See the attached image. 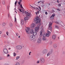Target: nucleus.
Instances as JSON below:
<instances>
[{
  "instance_id": "69168bd1",
  "label": "nucleus",
  "mask_w": 65,
  "mask_h": 65,
  "mask_svg": "<svg viewBox=\"0 0 65 65\" xmlns=\"http://www.w3.org/2000/svg\"><path fill=\"white\" fill-rule=\"evenodd\" d=\"M35 13H36V14H37V12H36Z\"/></svg>"
},
{
  "instance_id": "a211bd4d",
  "label": "nucleus",
  "mask_w": 65,
  "mask_h": 65,
  "mask_svg": "<svg viewBox=\"0 0 65 65\" xmlns=\"http://www.w3.org/2000/svg\"><path fill=\"white\" fill-rule=\"evenodd\" d=\"M30 33L31 34H33V33H34V30L32 29H31L30 30Z\"/></svg>"
},
{
  "instance_id": "864d4df0",
  "label": "nucleus",
  "mask_w": 65,
  "mask_h": 65,
  "mask_svg": "<svg viewBox=\"0 0 65 65\" xmlns=\"http://www.w3.org/2000/svg\"><path fill=\"white\" fill-rule=\"evenodd\" d=\"M58 6H61V4H59L58 5Z\"/></svg>"
},
{
  "instance_id": "bb28decb",
  "label": "nucleus",
  "mask_w": 65,
  "mask_h": 65,
  "mask_svg": "<svg viewBox=\"0 0 65 65\" xmlns=\"http://www.w3.org/2000/svg\"><path fill=\"white\" fill-rule=\"evenodd\" d=\"M2 3L3 5H4V4H5V0H4L3 1Z\"/></svg>"
},
{
  "instance_id": "aec40b11",
  "label": "nucleus",
  "mask_w": 65,
  "mask_h": 65,
  "mask_svg": "<svg viewBox=\"0 0 65 65\" xmlns=\"http://www.w3.org/2000/svg\"><path fill=\"white\" fill-rule=\"evenodd\" d=\"M9 26L10 27H12L13 26V24L12 23H9Z\"/></svg>"
},
{
  "instance_id": "052dcab7",
  "label": "nucleus",
  "mask_w": 65,
  "mask_h": 65,
  "mask_svg": "<svg viewBox=\"0 0 65 65\" xmlns=\"http://www.w3.org/2000/svg\"><path fill=\"white\" fill-rule=\"evenodd\" d=\"M57 2H58V3H59V1L57 0Z\"/></svg>"
},
{
  "instance_id": "680f3d73",
  "label": "nucleus",
  "mask_w": 65,
  "mask_h": 65,
  "mask_svg": "<svg viewBox=\"0 0 65 65\" xmlns=\"http://www.w3.org/2000/svg\"><path fill=\"white\" fill-rule=\"evenodd\" d=\"M9 50H11V48H9Z\"/></svg>"
},
{
  "instance_id": "dca6fc26",
  "label": "nucleus",
  "mask_w": 65,
  "mask_h": 65,
  "mask_svg": "<svg viewBox=\"0 0 65 65\" xmlns=\"http://www.w3.org/2000/svg\"><path fill=\"white\" fill-rule=\"evenodd\" d=\"M56 36L55 35H53L52 37V38L53 39H56Z\"/></svg>"
},
{
  "instance_id": "4c0bfd02",
  "label": "nucleus",
  "mask_w": 65,
  "mask_h": 65,
  "mask_svg": "<svg viewBox=\"0 0 65 65\" xmlns=\"http://www.w3.org/2000/svg\"><path fill=\"white\" fill-rule=\"evenodd\" d=\"M25 14H27L28 13V12L25 11Z\"/></svg>"
},
{
  "instance_id": "ea45409f",
  "label": "nucleus",
  "mask_w": 65,
  "mask_h": 65,
  "mask_svg": "<svg viewBox=\"0 0 65 65\" xmlns=\"http://www.w3.org/2000/svg\"><path fill=\"white\" fill-rule=\"evenodd\" d=\"M21 2H18V4H19V5H21Z\"/></svg>"
},
{
  "instance_id": "9d476101",
  "label": "nucleus",
  "mask_w": 65,
  "mask_h": 65,
  "mask_svg": "<svg viewBox=\"0 0 65 65\" xmlns=\"http://www.w3.org/2000/svg\"><path fill=\"white\" fill-rule=\"evenodd\" d=\"M41 41V38L40 37L39 38L37 41V42L38 43H40Z\"/></svg>"
},
{
  "instance_id": "c85d7f7f",
  "label": "nucleus",
  "mask_w": 65,
  "mask_h": 65,
  "mask_svg": "<svg viewBox=\"0 0 65 65\" xmlns=\"http://www.w3.org/2000/svg\"><path fill=\"white\" fill-rule=\"evenodd\" d=\"M3 26H5L6 25V23H3Z\"/></svg>"
},
{
  "instance_id": "3c124183",
  "label": "nucleus",
  "mask_w": 65,
  "mask_h": 65,
  "mask_svg": "<svg viewBox=\"0 0 65 65\" xmlns=\"http://www.w3.org/2000/svg\"><path fill=\"white\" fill-rule=\"evenodd\" d=\"M55 12V11L54 10H52V12Z\"/></svg>"
},
{
  "instance_id": "b1692460",
  "label": "nucleus",
  "mask_w": 65,
  "mask_h": 65,
  "mask_svg": "<svg viewBox=\"0 0 65 65\" xmlns=\"http://www.w3.org/2000/svg\"><path fill=\"white\" fill-rule=\"evenodd\" d=\"M33 34V35L35 36L37 34V32H34Z\"/></svg>"
},
{
  "instance_id": "4be33fe9",
  "label": "nucleus",
  "mask_w": 65,
  "mask_h": 65,
  "mask_svg": "<svg viewBox=\"0 0 65 65\" xmlns=\"http://www.w3.org/2000/svg\"><path fill=\"white\" fill-rule=\"evenodd\" d=\"M21 23L22 25H24V21L23 20H21Z\"/></svg>"
},
{
  "instance_id": "4d7b16f0",
  "label": "nucleus",
  "mask_w": 65,
  "mask_h": 65,
  "mask_svg": "<svg viewBox=\"0 0 65 65\" xmlns=\"http://www.w3.org/2000/svg\"><path fill=\"white\" fill-rule=\"evenodd\" d=\"M9 55L8 54H7V57H9Z\"/></svg>"
},
{
  "instance_id": "20e7f679",
  "label": "nucleus",
  "mask_w": 65,
  "mask_h": 65,
  "mask_svg": "<svg viewBox=\"0 0 65 65\" xmlns=\"http://www.w3.org/2000/svg\"><path fill=\"white\" fill-rule=\"evenodd\" d=\"M40 27H39V25L38 24L37 26V27H36L35 28V31L37 32L39 30Z\"/></svg>"
},
{
  "instance_id": "f257e3e1",
  "label": "nucleus",
  "mask_w": 65,
  "mask_h": 65,
  "mask_svg": "<svg viewBox=\"0 0 65 65\" xmlns=\"http://www.w3.org/2000/svg\"><path fill=\"white\" fill-rule=\"evenodd\" d=\"M34 21H35L37 23H40V19H39V17H36V18L34 19Z\"/></svg>"
},
{
  "instance_id": "f03ea898",
  "label": "nucleus",
  "mask_w": 65,
  "mask_h": 65,
  "mask_svg": "<svg viewBox=\"0 0 65 65\" xmlns=\"http://www.w3.org/2000/svg\"><path fill=\"white\" fill-rule=\"evenodd\" d=\"M51 33L49 31V30H47V33H46V34H44L43 36H46L47 37H48L49 36L50 34H51Z\"/></svg>"
},
{
  "instance_id": "393cba45",
  "label": "nucleus",
  "mask_w": 65,
  "mask_h": 65,
  "mask_svg": "<svg viewBox=\"0 0 65 65\" xmlns=\"http://www.w3.org/2000/svg\"><path fill=\"white\" fill-rule=\"evenodd\" d=\"M54 17H53L51 16L50 18V20H53L54 19Z\"/></svg>"
},
{
  "instance_id": "338daca9",
  "label": "nucleus",
  "mask_w": 65,
  "mask_h": 65,
  "mask_svg": "<svg viewBox=\"0 0 65 65\" xmlns=\"http://www.w3.org/2000/svg\"><path fill=\"white\" fill-rule=\"evenodd\" d=\"M18 37H19V38H20V36H19Z\"/></svg>"
},
{
  "instance_id": "6e6552de",
  "label": "nucleus",
  "mask_w": 65,
  "mask_h": 65,
  "mask_svg": "<svg viewBox=\"0 0 65 65\" xmlns=\"http://www.w3.org/2000/svg\"><path fill=\"white\" fill-rule=\"evenodd\" d=\"M40 61L42 63H44L45 62V59L43 58H42L40 59Z\"/></svg>"
},
{
  "instance_id": "9b49d317",
  "label": "nucleus",
  "mask_w": 65,
  "mask_h": 65,
  "mask_svg": "<svg viewBox=\"0 0 65 65\" xmlns=\"http://www.w3.org/2000/svg\"><path fill=\"white\" fill-rule=\"evenodd\" d=\"M35 24L33 23L31 25L30 27L31 28H34L35 27Z\"/></svg>"
},
{
  "instance_id": "6ab92c4d",
  "label": "nucleus",
  "mask_w": 65,
  "mask_h": 65,
  "mask_svg": "<svg viewBox=\"0 0 65 65\" xmlns=\"http://www.w3.org/2000/svg\"><path fill=\"white\" fill-rule=\"evenodd\" d=\"M2 36L3 37H7V35H6V34L3 35H2Z\"/></svg>"
},
{
  "instance_id": "e2e57ef3",
  "label": "nucleus",
  "mask_w": 65,
  "mask_h": 65,
  "mask_svg": "<svg viewBox=\"0 0 65 65\" xmlns=\"http://www.w3.org/2000/svg\"><path fill=\"white\" fill-rule=\"evenodd\" d=\"M37 12H38V13H39V11H38Z\"/></svg>"
},
{
  "instance_id": "412c9836",
  "label": "nucleus",
  "mask_w": 65,
  "mask_h": 65,
  "mask_svg": "<svg viewBox=\"0 0 65 65\" xmlns=\"http://www.w3.org/2000/svg\"><path fill=\"white\" fill-rule=\"evenodd\" d=\"M28 18L27 17H25L24 19V21H26L28 19Z\"/></svg>"
},
{
  "instance_id": "a878e982",
  "label": "nucleus",
  "mask_w": 65,
  "mask_h": 65,
  "mask_svg": "<svg viewBox=\"0 0 65 65\" xmlns=\"http://www.w3.org/2000/svg\"><path fill=\"white\" fill-rule=\"evenodd\" d=\"M55 27L56 29H59V27L57 25H56Z\"/></svg>"
},
{
  "instance_id": "f3484780",
  "label": "nucleus",
  "mask_w": 65,
  "mask_h": 65,
  "mask_svg": "<svg viewBox=\"0 0 65 65\" xmlns=\"http://www.w3.org/2000/svg\"><path fill=\"white\" fill-rule=\"evenodd\" d=\"M53 47H54V48H57V44H54L53 45Z\"/></svg>"
},
{
  "instance_id": "37998d69",
  "label": "nucleus",
  "mask_w": 65,
  "mask_h": 65,
  "mask_svg": "<svg viewBox=\"0 0 65 65\" xmlns=\"http://www.w3.org/2000/svg\"><path fill=\"white\" fill-rule=\"evenodd\" d=\"M20 5L21 8H23V6H22V4H21Z\"/></svg>"
},
{
  "instance_id": "0e129e2a",
  "label": "nucleus",
  "mask_w": 65,
  "mask_h": 65,
  "mask_svg": "<svg viewBox=\"0 0 65 65\" xmlns=\"http://www.w3.org/2000/svg\"><path fill=\"white\" fill-rule=\"evenodd\" d=\"M57 24H59V23L58 22H57L56 23Z\"/></svg>"
},
{
  "instance_id": "cd10ccee",
  "label": "nucleus",
  "mask_w": 65,
  "mask_h": 65,
  "mask_svg": "<svg viewBox=\"0 0 65 65\" xmlns=\"http://www.w3.org/2000/svg\"><path fill=\"white\" fill-rule=\"evenodd\" d=\"M50 54H51V52H48L47 54V56H49L50 55Z\"/></svg>"
},
{
  "instance_id": "7ed1b4c3",
  "label": "nucleus",
  "mask_w": 65,
  "mask_h": 65,
  "mask_svg": "<svg viewBox=\"0 0 65 65\" xmlns=\"http://www.w3.org/2000/svg\"><path fill=\"white\" fill-rule=\"evenodd\" d=\"M49 25L48 27V29L50 30L51 32H52V23L51 22H49Z\"/></svg>"
},
{
  "instance_id": "f704fd0d",
  "label": "nucleus",
  "mask_w": 65,
  "mask_h": 65,
  "mask_svg": "<svg viewBox=\"0 0 65 65\" xmlns=\"http://www.w3.org/2000/svg\"><path fill=\"white\" fill-rule=\"evenodd\" d=\"M30 6H31V7H32V8H34V9H35V8H35V7H33V6H32L30 5Z\"/></svg>"
},
{
  "instance_id": "c03bdc74",
  "label": "nucleus",
  "mask_w": 65,
  "mask_h": 65,
  "mask_svg": "<svg viewBox=\"0 0 65 65\" xmlns=\"http://www.w3.org/2000/svg\"><path fill=\"white\" fill-rule=\"evenodd\" d=\"M17 21V19L15 17V22Z\"/></svg>"
},
{
  "instance_id": "4468645a",
  "label": "nucleus",
  "mask_w": 65,
  "mask_h": 65,
  "mask_svg": "<svg viewBox=\"0 0 65 65\" xmlns=\"http://www.w3.org/2000/svg\"><path fill=\"white\" fill-rule=\"evenodd\" d=\"M47 50H44L43 51L42 53L43 54H45V53L47 52Z\"/></svg>"
},
{
  "instance_id": "5fc2aeb1",
  "label": "nucleus",
  "mask_w": 65,
  "mask_h": 65,
  "mask_svg": "<svg viewBox=\"0 0 65 65\" xmlns=\"http://www.w3.org/2000/svg\"><path fill=\"white\" fill-rule=\"evenodd\" d=\"M14 9V10H15V12H16V9L15 8Z\"/></svg>"
},
{
  "instance_id": "6e6d98bb",
  "label": "nucleus",
  "mask_w": 65,
  "mask_h": 65,
  "mask_svg": "<svg viewBox=\"0 0 65 65\" xmlns=\"http://www.w3.org/2000/svg\"><path fill=\"white\" fill-rule=\"evenodd\" d=\"M31 52H29V55H31V54H31Z\"/></svg>"
},
{
  "instance_id": "bf43d9fd",
  "label": "nucleus",
  "mask_w": 65,
  "mask_h": 65,
  "mask_svg": "<svg viewBox=\"0 0 65 65\" xmlns=\"http://www.w3.org/2000/svg\"><path fill=\"white\" fill-rule=\"evenodd\" d=\"M8 17L9 18V14H8Z\"/></svg>"
},
{
  "instance_id": "79ce46f5",
  "label": "nucleus",
  "mask_w": 65,
  "mask_h": 65,
  "mask_svg": "<svg viewBox=\"0 0 65 65\" xmlns=\"http://www.w3.org/2000/svg\"><path fill=\"white\" fill-rule=\"evenodd\" d=\"M17 2L16 1L15 2V5H16V6H17Z\"/></svg>"
},
{
  "instance_id": "2f4dec72",
  "label": "nucleus",
  "mask_w": 65,
  "mask_h": 65,
  "mask_svg": "<svg viewBox=\"0 0 65 65\" xmlns=\"http://www.w3.org/2000/svg\"><path fill=\"white\" fill-rule=\"evenodd\" d=\"M6 34L7 35V36H8L9 35V32L7 31L6 32Z\"/></svg>"
},
{
  "instance_id": "a19ab883",
  "label": "nucleus",
  "mask_w": 65,
  "mask_h": 65,
  "mask_svg": "<svg viewBox=\"0 0 65 65\" xmlns=\"http://www.w3.org/2000/svg\"><path fill=\"white\" fill-rule=\"evenodd\" d=\"M2 57L0 56V60H2Z\"/></svg>"
},
{
  "instance_id": "5701e85b",
  "label": "nucleus",
  "mask_w": 65,
  "mask_h": 65,
  "mask_svg": "<svg viewBox=\"0 0 65 65\" xmlns=\"http://www.w3.org/2000/svg\"><path fill=\"white\" fill-rule=\"evenodd\" d=\"M15 65H20V63L19 62H17L15 63Z\"/></svg>"
},
{
  "instance_id": "e433bc0d",
  "label": "nucleus",
  "mask_w": 65,
  "mask_h": 65,
  "mask_svg": "<svg viewBox=\"0 0 65 65\" xmlns=\"http://www.w3.org/2000/svg\"><path fill=\"white\" fill-rule=\"evenodd\" d=\"M16 35L17 36H19V34H18V33L17 32L16 33Z\"/></svg>"
},
{
  "instance_id": "c756f323",
  "label": "nucleus",
  "mask_w": 65,
  "mask_h": 65,
  "mask_svg": "<svg viewBox=\"0 0 65 65\" xmlns=\"http://www.w3.org/2000/svg\"><path fill=\"white\" fill-rule=\"evenodd\" d=\"M55 14L53 13L51 16L54 18V17H55Z\"/></svg>"
},
{
  "instance_id": "603ef678",
  "label": "nucleus",
  "mask_w": 65,
  "mask_h": 65,
  "mask_svg": "<svg viewBox=\"0 0 65 65\" xmlns=\"http://www.w3.org/2000/svg\"><path fill=\"white\" fill-rule=\"evenodd\" d=\"M45 14H46V15L47 14V12H45Z\"/></svg>"
},
{
  "instance_id": "09e8293b",
  "label": "nucleus",
  "mask_w": 65,
  "mask_h": 65,
  "mask_svg": "<svg viewBox=\"0 0 65 65\" xmlns=\"http://www.w3.org/2000/svg\"><path fill=\"white\" fill-rule=\"evenodd\" d=\"M19 11H20V12H22V10H21V9H19Z\"/></svg>"
},
{
  "instance_id": "c9c22d12",
  "label": "nucleus",
  "mask_w": 65,
  "mask_h": 65,
  "mask_svg": "<svg viewBox=\"0 0 65 65\" xmlns=\"http://www.w3.org/2000/svg\"><path fill=\"white\" fill-rule=\"evenodd\" d=\"M43 26H41L40 28V29L42 31V30H43Z\"/></svg>"
},
{
  "instance_id": "ddd939ff",
  "label": "nucleus",
  "mask_w": 65,
  "mask_h": 65,
  "mask_svg": "<svg viewBox=\"0 0 65 65\" xmlns=\"http://www.w3.org/2000/svg\"><path fill=\"white\" fill-rule=\"evenodd\" d=\"M45 36H43V37L42 38V39L43 41H45V40H46V38H45Z\"/></svg>"
},
{
  "instance_id": "58836bf2",
  "label": "nucleus",
  "mask_w": 65,
  "mask_h": 65,
  "mask_svg": "<svg viewBox=\"0 0 65 65\" xmlns=\"http://www.w3.org/2000/svg\"><path fill=\"white\" fill-rule=\"evenodd\" d=\"M41 2H42V1H40L39 2H38V3H40Z\"/></svg>"
},
{
  "instance_id": "423d86ee",
  "label": "nucleus",
  "mask_w": 65,
  "mask_h": 65,
  "mask_svg": "<svg viewBox=\"0 0 65 65\" xmlns=\"http://www.w3.org/2000/svg\"><path fill=\"white\" fill-rule=\"evenodd\" d=\"M16 48L17 50H20L22 48V46L21 45L17 46L16 47Z\"/></svg>"
},
{
  "instance_id": "0eeeda50",
  "label": "nucleus",
  "mask_w": 65,
  "mask_h": 65,
  "mask_svg": "<svg viewBox=\"0 0 65 65\" xmlns=\"http://www.w3.org/2000/svg\"><path fill=\"white\" fill-rule=\"evenodd\" d=\"M35 38V36L33 35L29 37V39L30 40H32Z\"/></svg>"
},
{
  "instance_id": "1a4fd4ad",
  "label": "nucleus",
  "mask_w": 65,
  "mask_h": 65,
  "mask_svg": "<svg viewBox=\"0 0 65 65\" xmlns=\"http://www.w3.org/2000/svg\"><path fill=\"white\" fill-rule=\"evenodd\" d=\"M5 54H8V50L6 48H4L3 50Z\"/></svg>"
},
{
  "instance_id": "13d9d810",
  "label": "nucleus",
  "mask_w": 65,
  "mask_h": 65,
  "mask_svg": "<svg viewBox=\"0 0 65 65\" xmlns=\"http://www.w3.org/2000/svg\"><path fill=\"white\" fill-rule=\"evenodd\" d=\"M19 1L20 2H22V0H20Z\"/></svg>"
},
{
  "instance_id": "49530a36",
  "label": "nucleus",
  "mask_w": 65,
  "mask_h": 65,
  "mask_svg": "<svg viewBox=\"0 0 65 65\" xmlns=\"http://www.w3.org/2000/svg\"><path fill=\"white\" fill-rule=\"evenodd\" d=\"M4 65H9V64H8L7 63H5L4 64Z\"/></svg>"
},
{
  "instance_id": "473e14b6",
  "label": "nucleus",
  "mask_w": 65,
  "mask_h": 65,
  "mask_svg": "<svg viewBox=\"0 0 65 65\" xmlns=\"http://www.w3.org/2000/svg\"><path fill=\"white\" fill-rule=\"evenodd\" d=\"M20 58V56H17L16 57V60H18V59H19Z\"/></svg>"
},
{
  "instance_id": "7c9ffc66",
  "label": "nucleus",
  "mask_w": 65,
  "mask_h": 65,
  "mask_svg": "<svg viewBox=\"0 0 65 65\" xmlns=\"http://www.w3.org/2000/svg\"><path fill=\"white\" fill-rule=\"evenodd\" d=\"M16 55H17V54H16L15 52L13 53V55L14 57H15V56H16Z\"/></svg>"
},
{
  "instance_id": "f8f14e48",
  "label": "nucleus",
  "mask_w": 65,
  "mask_h": 65,
  "mask_svg": "<svg viewBox=\"0 0 65 65\" xmlns=\"http://www.w3.org/2000/svg\"><path fill=\"white\" fill-rule=\"evenodd\" d=\"M43 35L42 31V30H41L40 32V36L41 37Z\"/></svg>"
},
{
  "instance_id": "2eb2a0df",
  "label": "nucleus",
  "mask_w": 65,
  "mask_h": 65,
  "mask_svg": "<svg viewBox=\"0 0 65 65\" xmlns=\"http://www.w3.org/2000/svg\"><path fill=\"white\" fill-rule=\"evenodd\" d=\"M26 17H30L31 16V13H28L26 15Z\"/></svg>"
},
{
  "instance_id": "a18cd8bd",
  "label": "nucleus",
  "mask_w": 65,
  "mask_h": 65,
  "mask_svg": "<svg viewBox=\"0 0 65 65\" xmlns=\"http://www.w3.org/2000/svg\"><path fill=\"white\" fill-rule=\"evenodd\" d=\"M2 33V32L1 31H0V35Z\"/></svg>"
},
{
  "instance_id": "de8ad7c7",
  "label": "nucleus",
  "mask_w": 65,
  "mask_h": 65,
  "mask_svg": "<svg viewBox=\"0 0 65 65\" xmlns=\"http://www.w3.org/2000/svg\"><path fill=\"white\" fill-rule=\"evenodd\" d=\"M40 9V10H41V8L40 7V6H39L38 7Z\"/></svg>"
},
{
  "instance_id": "72a5a7b5",
  "label": "nucleus",
  "mask_w": 65,
  "mask_h": 65,
  "mask_svg": "<svg viewBox=\"0 0 65 65\" xmlns=\"http://www.w3.org/2000/svg\"><path fill=\"white\" fill-rule=\"evenodd\" d=\"M39 63H40V61H39V60H38V61H37L36 62V63L37 64H39Z\"/></svg>"
},
{
  "instance_id": "8fccbe9b",
  "label": "nucleus",
  "mask_w": 65,
  "mask_h": 65,
  "mask_svg": "<svg viewBox=\"0 0 65 65\" xmlns=\"http://www.w3.org/2000/svg\"><path fill=\"white\" fill-rule=\"evenodd\" d=\"M57 10H59V11H60V9H57Z\"/></svg>"
},
{
  "instance_id": "774afa93",
  "label": "nucleus",
  "mask_w": 65,
  "mask_h": 65,
  "mask_svg": "<svg viewBox=\"0 0 65 65\" xmlns=\"http://www.w3.org/2000/svg\"><path fill=\"white\" fill-rule=\"evenodd\" d=\"M48 5H50V4H48Z\"/></svg>"
},
{
  "instance_id": "39448f33",
  "label": "nucleus",
  "mask_w": 65,
  "mask_h": 65,
  "mask_svg": "<svg viewBox=\"0 0 65 65\" xmlns=\"http://www.w3.org/2000/svg\"><path fill=\"white\" fill-rule=\"evenodd\" d=\"M30 28H29L27 27L25 29V31L27 34H29L30 31Z\"/></svg>"
}]
</instances>
